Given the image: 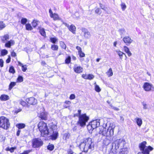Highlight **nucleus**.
I'll use <instances>...</instances> for the list:
<instances>
[{"label":"nucleus","mask_w":154,"mask_h":154,"mask_svg":"<svg viewBox=\"0 0 154 154\" xmlns=\"http://www.w3.org/2000/svg\"><path fill=\"white\" fill-rule=\"evenodd\" d=\"M94 144L91 138L88 137L85 139L80 145V148L84 152H87L88 151L91 152L94 149Z\"/></svg>","instance_id":"obj_1"},{"label":"nucleus","mask_w":154,"mask_h":154,"mask_svg":"<svg viewBox=\"0 0 154 154\" xmlns=\"http://www.w3.org/2000/svg\"><path fill=\"white\" fill-rule=\"evenodd\" d=\"M38 127L42 137H45L51 134L49 130L47 124L43 121H41L38 123Z\"/></svg>","instance_id":"obj_2"},{"label":"nucleus","mask_w":154,"mask_h":154,"mask_svg":"<svg viewBox=\"0 0 154 154\" xmlns=\"http://www.w3.org/2000/svg\"><path fill=\"white\" fill-rule=\"evenodd\" d=\"M126 142L125 140L123 139H117L113 142L112 144V149L113 150H118V149L120 148L119 150L124 148H127L125 146Z\"/></svg>","instance_id":"obj_3"},{"label":"nucleus","mask_w":154,"mask_h":154,"mask_svg":"<svg viewBox=\"0 0 154 154\" xmlns=\"http://www.w3.org/2000/svg\"><path fill=\"white\" fill-rule=\"evenodd\" d=\"M146 144V142L144 141L139 144V147L141 152H139L137 154H149L150 151H152L153 148L150 146L147 147Z\"/></svg>","instance_id":"obj_4"},{"label":"nucleus","mask_w":154,"mask_h":154,"mask_svg":"<svg viewBox=\"0 0 154 154\" xmlns=\"http://www.w3.org/2000/svg\"><path fill=\"white\" fill-rule=\"evenodd\" d=\"M115 127V126L113 124H110L109 128L107 130H106V128H103V129L105 130L102 131H100L99 133L107 137H111L113 136L114 134L113 129Z\"/></svg>","instance_id":"obj_5"},{"label":"nucleus","mask_w":154,"mask_h":154,"mask_svg":"<svg viewBox=\"0 0 154 154\" xmlns=\"http://www.w3.org/2000/svg\"><path fill=\"white\" fill-rule=\"evenodd\" d=\"M89 119V117L86 114H82L79 117V119L77 124L81 127H84L86 125V123Z\"/></svg>","instance_id":"obj_6"},{"label":"nucleus","mask_w":154,"mask_h":154,"mask_svg":"<svg viewBox=\"0 0 154 154\" xmlns=\"http://www.w3.org/2000/svg\"><path fill=\"white\" fill-rule=\"evenodd\" d=\"M8 119L4 116L0 117V127L7 129L10 126Z\"/></svg>","instance_id":"obj_7"},{"label":"nucleus","mask_w":154,"mask_h":154,"mask_svg":"<svg viewBox=\"0 0 154 154\" xmlns=\"http://www.w3.org/2000/svg\"><path fill=\"white\" fill-rule=\"evenodd\" d=\"M128 152V149L126 148L121 149L120 150H113L112 149L109 154H127Z\"/></svg>","instance_id":"obj_8"},{"label":"nucleus","mask_w":154,"mask_h":154,"mask_svg":"<svg viewBox=\"0 0 154 154\" xmlns=\"http://www.w3.org/2000/svg\"><path fill=\"white\" fill-rule=\"evenodd\" d=\"M32 144L34 148H38L42 145L43 142L40 139L35 138L32 140Z\"/></svg>","instance_id":"obj_9"},{"label":"nucleus","mask_w":154,"mask_h":154,"mask_svg":"<svg viewBox=\"0 0 154 154\" xmlns=\"http://www.w3.org/2000/svg\"><path fill=\"white\" fill-rule=\"evenodd\" d=\"M143 88L146 91H150L154 88L152 85L148 82H145L144 83Z\"/></svg>","instance_id":"obj_10"},{"label":"nucleus","mask_w":154,"mask_h":154,"mask_svg":"<svg viewBox=\"0 0 154 154\" xmlns=\"http://www.w3.org/2000/svg\"><path fill=\"white\" fill-rule=\"evenodd\" d=\"M26 101L29 104L35 105L37 103V100L34 97H31L26 99Z\"/></svg>","instance_id":"obj_11"},{"label":"nucleus","mask_w":154,"mask_h":154,"mask_svg":"<svg viewBox=\"0 0 154 154\" xmlns=\"http://www.w3.org/2000/svg\"><path fill=\"white\" fill-rule=\"evenodd\" d=\"M123 41L127 45H129L133 41V40L128 36L124 37L123 39Z\"/></svg>","instance_id":"obj_12"},{"label":"nucleus","mask_w":154,"mask_h":154,"mask_svg":"<svg viewBox=\"0 0 154 154\" xmlns=\"http://www.w3.org/2000/svg\"><path fill=\"white\" fill-rule=\"evenodd\" d=\"M99 121V120L96 119L93 120L90 123L92 126L93 129H94L100 125V123Z\"/></svg>","instance_id":"obj_13"},{"label":"nucleus","mask_w":154,"mask_h":154,"mask_svg":"<svg viewBox=\"0 0 154 154\" xmlns=\"http://www.w3.org/2000/svg\"><path fill=\"white\" fill-rule=\"evenodd\" d=\"M82 31L83 32L84 36L85 38H89L90 37V33L87 29L85 28H82Z\"/></svg>","instance_id":"obj_14"},{"label":"nucleus","mask_w":154,"mask_h":154,"mask_svg":"<svg viewBox=\"0 0 154 154\" xmlns=\"http://www.w3.org/2000/svg\"><path fill=\"white\" fill-rule=\"evenodd\" d=\"M73 69L74 72L77 73H80L83 71V68L80 66H78L75 65Z\"/></svg>","instance_id":"obj_15"},{"label":"nucleus","mask_w":154,"mask_h":154,"mask_svg":"<svg viewBox=\"0 0 154 154\" xmlns=\"http://www.w3.org/2000/svg\"><path fill=\"white\" fill-rule=\"evenodd\" d=\"M58 133L56 131L53 130V134L51 136V139L52 140H54L57 139L58 136Z\"/></svg>","instance_id":"obj_16"},{"label":"nucleus","mask_w":154,"mask_h":154,"mask_svg":"<svg viewBox=\"0 0 154 154\" xmlns=\"http://www.w3.org/2000/svg\"><path fill=\"white\" fill-rule=\"evenodd\" d=\"M47 113L45 112L40 113L39 115V117L42 119L46 120L47 119Z\"/></svg>","instance_id":"obj_17"},{"label":"nucleus","mask_w":154,"mask_h":154,"mask_svg":"<svg viewBox=\"0 0 154 154\" xmlns=\"http://www.w3.org/2000/svg\"><path fill=\"white\" fill-rule=\"evenodd\" d=\"M116 52L117 54L119 55V57L120 58L121 60H122V59H123V55H124L125 56V57H126V59L127 58V56H126V54H125L124 53L120 51H119V50H116Z\"/></svg>","instance_id":"obj_18"},{"label":"nucleus","mask_w":154,"mask_h":154,"mask_svg":"<svg viewBox=\"0 0 154 154\" xmlns=\"http://www.w3.org/2000/svg\"><path fill=\"white\" fill-rule=\"evenodd\" d=\"M138 126L140 127L142 124V121L141 118H136L134 119Z\"/></svg>","instance_id":"obj_19"},{"label":"nucleus","mask_w":154,"mask_h":154,"mask_svg":"<svg viewBox=\"0 0 154 154\" xmlns=\"http://www.w3.org/2000/svg\"><path fill=\"white\" fill-rule=\"evenodd\" d=\"M51 17L53 18L54 20H61L59 15L56 13H54Z\"/></svg>","instance_id":"obj_20"},{"label":"nucleus","mask_w":154,"mask_h":154,"mask_svg":"<svg viewBox=\"0 0 154 154\" xmlns=\"http://www.w3.org/2000/svg\"><path fill=\"white\" fill-rule=\"evenodd\" d=\"M9 99V96L5 94H2L0 97V99L2 101H6L8 100Z\"/></svg>","instance_id":"obj_21"},{"label":"nucleus","mask_w":154,"mask_h":154,"mask_svg":"<svg viewBox=\"0 0 154 154\" xmlns=\"http://www.w3.org/2000/svg\"><path fill=\"white\" fill-rule=\"evenodd\" d=\"M1 38L2 41L4 42H5L6 41L9 39V35L8 34H6L4 35L3 36L1 37Z\"/></svg>","instance_id":"obj_22"},{"label":"nucleus","mask_w":154,"mask_h":154,"mask_svg":"<svg viewBox=\"0 0 154 154\" xmlns=\"http://www.w3.org/2000/svg\"><path fill=\"white\" fill-rule=\"evenodd\" d=\"M76 29V28L75 26L73 25H70L69 28V30L73 34L75 33Z\"/></svg>","instance_id":"obj_23"},{"label":"nucleus","mask_w":154,"mask_h":154,"mask_svg":"<svg viewBox=\"0 0 154 154\" xmlns=\"http://www.w3.org/2000/svg\"><path fill=\"white\" fill-rule=\"evenodd\" d=\"M14 43V42L13 40H10L5 44V46L8 48H10L11 46L13 45Z\"/></svg>","instance_id":"obj_24"},{"label":"nucleus","mask_w":154,"mask_h":154,"mask_svg":"<svg viewBox=\"0 0 154 154\" xmlns=\"http://www.w3.org/2000/svg\"><path fill=\"white\" fill-rule=\"evenodd\" d=\"M107 103H108L109 104V106H110V109H112L115 110L116 111H119V109L118 108L116 107L113 106L112 104L110 103V102L108 100L107 101Z\"/></svg>","instance_id":"obj_25"},{"label":"nucleus","mask_w":154,"mask_h":154,"mask_svg":"<svg viewBox=\"0 0 154 154\" xmlns=\"http://www.w3.org/2000/svg\"><path fill=\"white\" fill-rule=\"evenodd\" d=\"M16 148V147H8L5 149V150L7 151H10L12 153L14 152V150H15Z\"/></svg>","instance_id":"obj_26"},{"label":"nucleus","mask_w":154,"mask_h":154,"mask_svg":"<svg viewBox=\"0 0 154 154\" xmlns=\"http://www.w3.org/2000/svg\"><path fill=\"white\" fill-rule=\"evenodd\" d=\"M39 23V21L37 20H34L32 22V25L34 27H35Z\"/></svg>","instance_id":"obj_27"},{"label":"nucleus","mask_w":154,"mask_h":154,"mask_svg":"<svg viewBox=\"0 0 154 154\" xmlns=\"http://www.w3.org/2000/svg\"><path fill=\"white\" fill-rule=\"evenodd\" d=\"M20 66L22 67V70L23 72H25L27 69L26 65H23V64L20 62Z\"/></svg>","instance_id":"obj_28"},{"label":"nucleus","mask_w":154,"mask_h":154,"mask_svg":"<svg viewBox=\"0 0 154 154\" xmlns=\"http://www.w3.org/2000/svg\"><path fill=\"white\" fill-rule=\"evenodd\" d=\"M70 135L69 133H66L64 134L63 136V138L65 140H66L67 139H68Z\"/></svg>","instance_id":"obj_29"},{"label":"nucleus","mask_w":154,"mask_h":154,"mask_svg":"<svg viewBox=\"0 0 154 154\" xmlns=\"http://www.w3.org/2000/svg\"><path fill=\"white\" fill-rule=\"evenodd\" d=\"M60 47L63 49H65L66 48V44L63 42L60 41Z\"/></svg>","instance_id":"obj_30"},{"label":"nucleus","mask_w":154,"mask_h":154,"mask_svg":"<svg viewBox=\"0 0 154 154\" xmlns=\"http://www.w3.org/2000/svg\"><path fill=\"white\" fill-rule=\"evenodd\" d=\"M95 90L97 92H99L101 91V89L98 85L96 84V82L94 83Z\"/></svg>","instance_id":"obj_31"},{"label":"nucleus","mask_w":154,"mask_h":154,"mask_svg":"<svg viewBox=\"0 0 154 154\" xmlns=\"http://www.w3.org/2000/svg\"><path fill=\"white\" fill-rule=\"evenodd\" d=\"M26 29L28 30H31L32 29V28L29 24H27L26 25Z\"/></svg>","instance_id":"obj_32"},{"label":"nucleus","mask_w":154,"mask_h":154,"mask_svg":"<svg viewBox=\"0 0 154 154\" xmlns=\"http://www.w3.org/2000/svg\"><path fill=\"white\" fill-rule=\"evenodd\" d=\"M110 143V140H109L107 138H106L104 140L103 143L106 145H108Z\"/></svg>","instance_id":"obj_33"},{"label":"nucleus","mask_w":154,"mask_h":154,"mask_svg":"<svg viewBox=\"0 0 154 154\" xmlns=\"http://www.w3.org/2000/svg\"><path fill=\"white\" fill-rule=\"evenodd\" d=\"M39 32L42 35L44 36H45V32L43 28H41L39 29Z\"/></svg>","instance_id":"obj_34"},{"label":"nucleus","mask_w":154,"mask_h":154,"mask_svg":"<svg viewBox=\"0 0 154 154\" xmlns=\"http://www.w3.org/2000/svg\"><path fill=\"white\" fill-rule=\"evenodd\" d=\"M107 75L109 76H111L113 75V72L111 68H110L109 71L107 72Z\"/></svg>","instance_id":"obj_35"},{"label":"nucleus","mask_w":154,"mask_h":154,"mask_svg":"<svg viewBox=\"0 0 154 154\" xmlns=\"http://www.w3.org/2000/svg\"><path fill=\"white\" fill-rule=\"evenodd\" d=\"M51 48L53 50L57 51L58 49V47L57 45H52L51 46Z\"/></svg>","instance_id":"obj_36"},{"label":"nucleus","mask_w":154,"mask_h":154,"mask_svg":"<svg viewBox=\"0 0 154 154\" xmlns=\"http://www.w3.org/2000/svg\"><path fill=\"white\" fill-rule=\"evenodd\" d=\"M5 25L4 24L3 22L0 21V30L2 29H3L5 28Z\"/></svg>","instance_id":"obj_37"},{"label":"nucleus","mask_w":154,"mask_h":154,"mask_svg":"<svg viewBox=\"0 0 154 154\" xmlns=\"http://www.w3.org/2000/svg\"><path fill=\"white\" fill-rule=\"evenodd\" d=\"M16 82H11L9 86V90H11L16 85Z\"/></svg>","instance_id":"obj_38"},{"label":"nucleus","mask_w":154,"mask_h":154,"mask_svg":"<svg viewBox=\"0 0 154 154\" xmlns=\"http://www.w3.org/2000/svg\"><path fill=\"white\" fill-rule=\"evenodd\" d=\"M121 6L122 11H124L126 8V6L125 3L122 2L121 4Z\"/></svg>","instance_id":"obj_39"},{"label":"nucleus","mask_w":154,"mask_h":154,"mask_svg":"<svg viewBox=\"0 0 154 154\" xmlns=\"http://www.w3.org/2000/svg\"><path fill=\"white\" fill-rule=\"evenodd\" d=\"M100 6L101 9L105 11H106L108 9L107 7H105L104 5H103L101 3L100 4Z\"/></svg>","instance_id":"obj_40"},{"label":"nucleus","mask_w":154,"mask_h":154,"mask_svg":"<svg viewBox=\"0 0 154 154\" xmlns=\"http://www.w3.org/2000/svg\"><path fill=\"white\" fill-rule=\"evenodd\" d=\"M8 53V51L6 50H3L1 51V55L2 56H4L6 55Z\"/></svg>","instance_id":"obj_41"},{"label":"nucleus","mask_w":154,"mask_h":154,"mask_svg":"<svg viewBox=\"0 0 154 154\" xmlns=\"http://www.w3.org/2000/svg\"><path fill=\"white\" fill-rule=\"evenodd\" d=\"M9 72L12 73H14L15 72V71L14 67L13 66H11L10 67L9 69Z\"/></svg>","instance_id":"obj_42"},{"label":"nucleus","mask_w":154,"mask_h":154,"mask_svg":"<svg viewBox=\"0 0 154 154\" xmlns=\"http://www.w3.org/2000/svg\"><path fill=\"white\" fill-rule=\"evenodd\" d=\"M50 40L52 43H55L57 41V39L55 38H50Z\"/></svg>","instance_id":"obj_43"},{"label":"nucleus","mask_w":154,"mask_h":154,"mask_svg":"<svg viewBox=\"0 0 154 154\" xmlns=\"http://www.w3.org/2000/svg\"><path fill=\"white\" fill-rule=\"evenodd\" d=\"M87 128L88 130L90 131H92L93 129V127H92V126L91 124L90 123H89L88 125L87 126Z\"/></svg>","instance_id":"obj_44"},{"label":"nucleus","mask_w":154,"mask_h":154,"mask_svg":"<svg viewBox=\"0 0 154 154\" xmlns=\"http://www.w3.org/2000/svg\"><path fill=\"white\" fill-rule=\"evenodd\" d=\"M27 21V19L25 18H22L21 19V22L23 24H25Z\"/></svg>","instance_id":"obj_45"},{"label":"nucleus","mask_w":154,"mask_h":154,"mask_svg":"<svg viewBox=\"0 0 154 154\" xmlns=\"http://www.w3.org/2000/svg\"><path fill=\"white\" fill-rule=\"evenodd\" d=\"M70 60L71 57L70 56H68L65 60V63H66L68 64L70 63Z\"/></svg>","instance_id":"obj_46"},{"label":"nucleus","mask_w":154,"mask_h":154,"mask_svg":"<svg viewBox=\"0 0 154 154\" xmlns=\"http://www.w3.org/2000/svg\"><path fill=\"white\" fill-rule=\"evenodd\" d=\"M119 32L121 35H124L126 32L125 30L124 29H122L119 30Z\"/></svg>","instance_id":"obj_47"},{"label":"nucleus","mask_w":154,"mask_h":154,"mask_svg":"<svg viewBox=\"0 0 154 154\" xmlns=\"http://www.w3.org/2000/svg\"><path fill=\"white\" fill-rule=\"evenodd\" d=\"M54 149V146L51 144L49 145L48 146V149L50 150H52Z\"/></svg>","instance_id":"obj_48"},{"label":"nucleus","mask_w":154,"mask_h":154,"mask_svg":"<svg viewBox=\"0 0 154 154\" xmlns=\"http://www.w3.org/2000/svg\"><path fill=\"white\" fill-rule=\"evenodd\" d=\"M88 79L91 80L92 79L94 78V76L91 74L88 75Z\"/></svg>","instance_id":"obj_49"},{"label":"nucleus","mask_w":154,"mask_h":154,"mask_svg":"<svg viewBox=\"0 0 154 154\" xmlns=\"http://www.w3.org/2000/svg\"><path fill=\"white\" fill-rule=\"evenodd\" d=\"M67 154H76L75 152H74L72 150L70 149L67 151Z\"/></svg>","instance_id":"obj_50"},{"label":"nucleus","mask_w":154,"mask_h":154,"mask_svg":"<svg viewBox=\"0 0 154 154\" xmlns=\"http://www.w3.org/2000/svg\"><path fill=\"white\" fill-rule=\"evenodd\" d=\"M95 13L99 14H100L101 13V12L100 11V10L99 8H97L95 10Z\"/></svg>","instance_id":"obj_51"},{"label":"nucleus","mask_w":154,"mask_h":154,"mask_svg":"<svg viewBox=\"0 0 154 154\" xmlns=\"http://www.w3.org/2000/svg\"><path fill=\"white\" fill-rule=\"evenodd\" d=\"M78 54L80 57H83L85 56V54L84 53H83L82 51H81L80 52L78 53Z\"/></svg>","instance_id":"obj_52"},{"label":"nucleus","mask_w":154,"mask_h":154,"mask_svg":"<svg viewBox=\"0 0 154 154\" xmlns=\"http://www.w3.org/2000/svg\"><path fill=\"white\" fill-rule=\"evenodd\" d=\"M124 50L125 52L126 53L128 52L129 51V49L128 47H126V46H125L124 47Z\"/></svg>","instance_id":"obj_53"},{"label":"nucleus","mask_w":154,"mask_h":154,"mask_svg":"<svg viewBox=\"0 0 154 154\" xmlns=\"http://www.w3.org/2000/svg\"><path fill=\"white\" fill-rule=\"evenodd\" d=\"M26 126L25 124L23 123H20V129L24 128Z\"/></svg>","instance_id":"obj_54"},{"label":"nucleus","mask_w":154,"mask_h":154,"mask_svg":"<svg viewBox=\"0 0 154 154\" xmlns=\"http://www.w3.org/2000/svg\"><path fill=\"white\" fill-rule=\"evenodd\" d=\"M75 95L74 94H71L69 97V99L71 100H73L75 98Z\"/></svg>","instance_id":"obj_55"},{"label":"nucleus","mask_w":154,"mask_h":154,"mask_svg":"<svg viewBox=\"0 0 154 154\" xmlns=\"http://www.w3.org/2000/svg\"><path fill=\"white\" fill-rule=\"evenodd\" d=\"M3 60L2 59H0V66L1 67L3 66Z\"/></svg>","instance_id":"obj_56"},{"label":"nucleus","mask_w":154,"mask_h":154,"mask_svg":"<svg viewBox=\"0 0 154 154\" xmlns=\"http://www.w3.org/2000/svg\"><path fill=\"white\" fill-rule=\"evenodd\" d=\"M20 104L23 106H25L26 105V103L23 100H21Z\"/></svg>","instance_id":"obj_57"},{"label":"nucleus","mask_w":154,"mask_h":154,"mask_svg":"<svg viewBox=\"0 0 154 154\" xmlns=\"http://www.w3.org/2000/svg\"><path fill=\"white\" fill-rule=\"evenodd\" d=\"M16 126L18 128V130L17 133V135L18 136L19 135V124H17Z\"/></svg>","instance_id":"obj_58"},{"label":"nucleus","mask_w":154,"mask_h":154,"mask_svg":"<svg viewBox=\"0 0 154 154\" xmlns=\"http://www.w3.org/2000/svg\"><path fill=\"white\" fill-rule=\"evenodd\" d=\"M82 77L85 79H88V75L83 74L82 75Z\"/></svg>","instance_id":"obj_59"},{"label":"nucleus","mask_w":154,"mask_h":154,"mask_svg":"<svg viewBox=\"0 0 154 154\" xmlns=\"http://www.w3.org/2000/svg\"><path fill=\"white\" fill-rule=\"evenodd\" d=\"M76 48L78 51V53L82 51L81 48L79 46H77Z\"/></svg>","instance_id":"obj_60"},{"label":"nucleus","mask_w":154,"mask_h":154,"mask_svg":"<svg viewBox=\"0 0 154 154\" xmlns=\"http://www.w3.org/2000/svg\"><path fill=\"white\" fill-rule=\"evenodd\" d=\"M11 59V58L9 56H8V58L7 59V60H6V63H9L10 62Z\"/></svg>","instance_id":"obj_61"},{"label":"nucleus","mask_w":154,"mask_h":154,"mask_svg":"<svg viewBox=\"0 0 154 154\" xmlns=\"http://www.w3.org/2000/svg\"><path fill=\"white\" fill-rule=\"evenodd\" d=\"M49 13L50 14V17H51L52 16V15H53V14H53L52 11L51 9H50L49 10Z\"/></svg>","instance_id":"obj_62"},{"label":"nucleus","mask_w":154,"mask_h":154,"mask_svg":"<svg viewBox=\"0 0 154 154\" xmlns=\"http://www.w3.org/2000/svg\"><path fill=\"white\" fill-rule=\"evenodd\" d=\"M26 49L27 50H27H26V51L28 53L32 51L31 49L28 48H26Z\"/></svg>","instance_id":"obj_63"},{"label":"nucleus","mask_w":154,"mask_h":154,"mask_svg":"<svg viewBox=\"0 0 154 154\" xmlns=\"http://www.w3.org/2000/svg\"><path fill=\"white\" fill-rule=\"evenodd\" d=\"M143 108L144 109H147V107L146 106V104L145 103H143Z\"/></svg>","instance_id":"obj_64"}]
</instances>
